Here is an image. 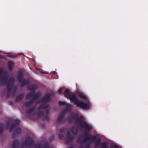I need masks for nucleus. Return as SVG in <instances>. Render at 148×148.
I'll return each mask as SVG.
<instances>
[{
    "mask_svg": "<svg viewBox=\"0 0 148 148\" xmlns=\"http://www.w3.org/2000/svg\"><path fill=\"white\" fill-rule=\"evenodd\" d=\"M78 96L80 97L85 99H87L86 96L81 92H79L78 93Z\"/></svg>",
    "mask_w": 148,
    "mask_h": 148,
    "instance_id": "obj_5",
    "label": "nucleus"
},
{
    "mask_svg": "<svg viewBox=\"0 0 148 148\" xmlns=\"http://www.w3.org/2000/svg\"><path fill=\"white\" fill-rule=\"evenodd\" d=\"M62 88H60L58 90V92L59 93H60L62 92Z\"/></svg>",
    "mask_w": 148,
    "mask_h": 148,
    "instance_id": "obj_12",
    "label": "nucleus"
},
{
    "mask_svg": "<svg viewBox=\"0 0 148 148\" xmlns=\"http://www.w3.org/2000/svg\"><path fill=\"white\" fill-rule=\"evenodd\" d=\"M93 138H94V137H93ZM92 136L90 135L87 136L86 137L85 140H83L82 141L84 142L87 141H89L91 139H93V138L92 139Z\"/></svg>",
    "mask_w": 148,
    "mask_h": 148,
    "instance_id": "obj_6",
    "label": "nucleus"
},
{
    "mask_svg": "<svg viewBox=\"0 0 148 148\" xmlns=\"http://www.w3.org/2000/svg\"><path fill=\"white\" fill-rule=\"evenodd\" d=\"M77 124L78 125L81 127L84 128L85 130V132L89 131L92 129V127L90 125L86 123L82 119V118L78 120L75 124Z\"/></svg>",
    "mask_w": 148,
    "mask_h": 148,
    "instance_id": "obj_2",
    "label": "nucleus"
},
{
    "mask_svg": "<svg viewBox=\"0 0 148 148\" xmlns=\"http://www.w3.org/2000/svg\"><path fill=\"white\" fill-rule=\"evenodd\" d=\"M61 114H59V116H58V121H59L60 120V116H62V115L61 116Z\"/></svg>",
    "mask_w": 148,
    "mask_h": 148,
    "instance_id": "obj_13",
    "label": "nucleus"
},
{
    "mask_svg": "<svg viewBox=\"0 0 148 148\" xmlns=\"http://www.w3.org/2000/svg\"><path fill=\"white\" fill-rule=\"evenodd\" d=\"M13 63L12 62H9L8 63V65L10 67V66H12L13 65Z\"/></svg>",
    "mask_w": 148,
    "mask_h": 148,
    "instance_id": "obj_10",
    "label": "nucleus"
},
{
    "mask_svg": "<svg viewBox=\"0 0 148 148\" xmlns=\"http://www.w3.org/2000/svg\"><path fill=\"white\" fill-rule=\"evenodd\" d=\"M19 144V142L18 140H15L13 142V146L14 148H18Z\"/></svg>",
    "mask_w": 148,
    "mask_h": 148,
    "instance_id": "obj_4",
    "label": "nucleus"
},
{
    "mask_svg": "<svg viewBox=\"0 0 148 148\" xmlns=\"http://www.w3.org/2000/svg\"><path fill=\"white\" fill-rule=\"evenodd\" d=\"M66 109H69L70 108V106L68 104H66Z\"/></svg>",
    "mask_w": 148,
    "mask_h": 148,
    "instance_id": "obj_11",
    "label": "nucleus"
},
{
    "mask_svg": "<svg viewBox=\"0 0 148 148\" xmlns=\"http://www.w3.org/2000/svg\"><path fill=\"white\" fill-rule=\"evenodd\" d=\"M101 148H108L106 143H102L101 145Z\"/></svg>",
    "mask_w": 148,
    "mask_h": 148,
    "instance_id": "obj_8",
    "label": "nucleus"
},
{
    "mask_svg": "<svg viewBox=\"0 0 148 148\" xmlns=\"http://www.w3.org/2000/svg\"><path fill=\"white\" fill-rule=\"evenodd\" d=\"M59 136L60 138H63L62 134H59Z\"/></svg>",
    "mask_w": 148,
    "mask_h": 148,
    "instance_id": "obj_14",
    "label": "nucleus"
},
{
    "mask_svg": "<svg viewBox=\"0 0 148 148\" xmlns=\"http://www.w3.org/2000/svg\"><path fill=\"white\" fill-rule=\"evenodd\" d=\"M66 139H67V138H66V139H65L64 140L66 141Z\"/></svg>",
    "mask_w": 148,
    "mask_h": 148,
    "instance_id": "obj_15",
    "label": "nucleus"
},
{
    "mask_svg": "<svg viewBox=\"0 0 148 148\" xmlns=\"http://www.w3.org/2000/svg\"><path fill=\"white\" fill-rule=\"evenodd\" d=\"M20 148H22V147H21Z\"/></svg>",
    "mask_w": 148,
    "mask_h": 148,
    "instance_id": "obj_16",
    "label": "nucleus"
},
{
    "mask_svg": "<svg viewBox=\"0 0 148 148\" xmlns=\"http://www.w3.org/2000/svg\"><path fill=\"white\" fill-rule=\"evenodd\" d=\"M59 103L60 105H63L65 104V103L63 101H59Z\"/></svg>",
    "mask_w": 148,
    "mask_h": 148,
    "instance_id": "obj_9",
    "label": "nucleus"
},
{
    "mask_svg": "<svg viewBox=\"0 0 148 148\" xmlns=\"http://www.w3.org/2000/svg\"><path fill=\"white\" fill-rule=\"evenodd\" d=\"M75 130L73 129L71 130V132L68 133L67 134V137L68 140H71L75 137Z\"/></svg>",
    "mask_w": 148,
    "mask_h": 148,
    "instance_id": "obj_3",
    "label": "nucleus"
},
{
    "mask_svg": "<svg viewBox=\"0 0 148 148\" xmlns=\"http://www.w3.org/2000/svg\"><path fill=\"white\" fill-rule=\"evenodd\" d=\"M21 132V129L18 128L16 129V130L14 132V134L16 135H18Z\"/></svg>",
    "mask_w": 148,
    "mask_h": 148,
    "instance_id": "obj_7",
    "label": "nucleus"
},
{
    "mask_svg": "<svg viewBox=\"0 0 148 148\" xmlns=\"http://www.w3.org/2000/svg\"><path fill=\"white\" fill-rule=\"evenodd\" d=\"M64 96L67 97H69L71 101H73L77 106L82 108L87 109L89 107V103L87 102H83L78 100L75 95L71 92L69 90H66L64 93Z\"/></svg>",
    "mask_w": 148,
    "mask_h": 148,
    "instance_id": "obj_1",
    "label": "nucleus"
}]
</instances>
